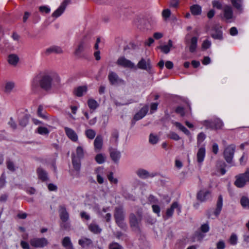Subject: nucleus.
Segmentation results:
<instances>
[{
  "mask_svg": "<svg viewBox=\"0 0 249 249\" xmlns=\"http://www.w3.org/2000/svg\"><path fill=\"white\" fill-rule=\"evenodd\" d=\"M15 87V84L13 82H7L5 84L4 91L7 93H10Z\"/></svg>",
  "mask_w": 249,
  "mask_h": 249,
  "instance_id": "36",
  "label": "nucleus"
},
{
  "mask_svg": "<svg viewBox=\"0 0 249 249\" xmlns=\"http://www.w3.org/2000/svg\"><path fill=\"white\" fill-rule=\"evenodd\" d=\"M212 36L214 39H222L223 37L221 27L220 26H216L212 33Z\"/></svg>",
  "mask_w": 249,
  "mask_h": 249,
  "instance_id": "15",
  "label": "nucleus"
},
{
  "mask_svg": "<svg viewBox=\"0 0 249 249\" xmlns=\"http://www.w3.org/2000/svg\"><path fill=\"white\" fill-rule=\"evenodd\" d=\"M7 168L8 170L12 172H14L16 170V167L13 161L8 160L6 162Z\"/></svg>",
  "mask_w": 249,
  "mask_h": 249,
  "instance_id": "43",
  "label": "nucleus"
},
{
  "mask_svg": "<svg viewBox=\"0 0 249 249\" xmlns=\"http://www.w3.org/2000/svg\"><path fill=\"white\" fill-rule=\"evenodd\" d=\"M63 53V49L58 46H52L47 48L45 51L47 54H50L52 53H55L57 54H61Z\"/></svg>",
  "mask_w": 249,
  "mask_h": 249,
  "instance_id": "13",
  "label": "nucleus"
},
{
  "mask_svg": "<svg viewBox=\"0 0 249 249\" xmlns=\"http://www.w3.org/2000/svg\"><path fill=\"white\" fill-rule=\"evenodd\" d=\"M226 165L223 161H218L216 166V174L218 175H224L226 172Z\"/></svg>",
  "mask_w": 249,
  "mask_h": 249,
  "instance_id": "12",
  "label": "nucleus"
},
{
  "mask_svg": "<svg viewBox=\"0 0 249 249\" xmlns=\"http://www.w3.org/2000/svg\"><path fill=\"white\" fill-rule=\"evenodd\" d=\"M248 182H249V168L247 169L244 173L236 177L234 184L238 188H242Z\"/></svg>",
  "mask_w": 249,
  "mask_h": 249,
  "instance_id": "2",
  "label": "nucleus"
},
{
  "mask_svg": "<svg viewBox=\"0 0 249 249\" xmlns=\"http://www.w3.org/2000/svg\"><path fill=\"white\" fill-rule=\"evenodd\" d=\"M85 134L86 136L89 139H93L95 136L96 132L95 131L91 129H87L86 132Z\"/></svg>",
  "mask_w": 249,
  "mask_h": 249,
  "instance_id": "47",
  "label": "nucleus"
},
{
  "mask_svg": "<svg viewBox=\"0 0 249 249\" xmlns=\"http://www.w3.org/2000/svg\"><path fill=\"white\" fill-rule=\"evenodd\" d=\"M168 137L169 138L175 141H178L180 139V137L178 135V134L174 132H171L169 134Z\"/></svg>",
  "mask_w": 249,
  "mask_h": 249,
  "instance_id": "51",
  "label": "nucleus"
},
{
  "mask_svg": "<svg viewBox=\"0 0 249 249\" xmlns=\"http://www.w3.org/2000/svg\"><path fill=\"white\" fill-rule=\"evenodd\" d=\"M110 156L114 162H118L121 158V153L116 149L110 148L109 149Z\"/></svg>",
  "mask_w": 249,
  "mask_h": 249,
  "instance_id": "11",
  "label": "nucleus"
},
{
  "mask_svg": "<svg viewBox=\"0 0 249 249\" xmlns=\"http://www.w3.org/2000/svg\"><path fill=\"white\" fill-rule=\"evenodd\" d=\"M36 131L38 134L44 136H47L50 133V130L47 127L44 126H39Z\"/></svg>",
  "mask_w": 249,
  "mask_h": 249,
  "instance_id": "38",
  "label": "nucleus"
},
{
  "mask_svg": "<svg viewBox=\"0 0 249 249\" xmlns=\"http://www.w3.org/2000/svg\"><path fill=\"white\" fill-rule=\"evenodd\" d=\"M87 91L86 86H80L78 87L74 91L75 94L78 97L83 96Z\"/></svg>",
  "mask_w": 249,
  "mask_h": 249,
  "instance_id": "31",
  "label": "nucleus"
},
{
  "mask_svg": "<svg viewBox=\"0 0 249 249\" xmlns=\"http://www.w3.org/2000/svg\"><path fill=\"white\" fill-rule=\"evenodd\" d=\"M148 111V107H144L142 108L134 116L135 121H138L143 118Z\"/></svg>",
  "mask_w": 249,
  "mask_h": 249,
  "instance_id": "14",
  "label": "nucleus"
},
{
  "mask_svg": "<svg viewBox=\"0 0 249 249\" xmlns=\"http://www.w3.org/2000/svg\"><path fill=\"white\" fill-rule=\"evenodd\" d=\"M243 0H231L233 6L238 10H242V3Z\"/></svg>",
  "mask_w": 249,
  "mask_h": 249,
  "instance_id": "45",
  "label": "nucleus"
},
{
  "mask_svg": "<svg viewBox=\"0 0 249 249\" xmlns=\"http://www.w3.org/2000/svg\"><path fill=\"white\" fill-rule=\"evenodd\" d=\"M174 124L186 135H190V133L189 131L185 127L182 125L180 123L175 122L174 123Z\"/></svg>",
  "mask_w": 249,
  "mask_h": 249,
  "instance_id": "37",
  "label": "nucleus"
},
{
  "mask_svg": "<svg viewBox=\"0 0 249 249\" xmlns=\"http://www.w3.org/2000/svg\"><path fill=\"white\" fill-rule=\"evenodd\" d=\"M107 178L111 183L117 184L118 182V179L113 177V174L112 172H110L109 173V174L107 175Z\"/></svg>",
  "mask_w": 249,
  "mask_h": 249,
  "instance_id": "50",
  "label": "nucleus"
},
{
  "mask_svg": "<svg viewBox=\"0 0 249 249\" xmlns=\"http://www.w3.org/2000/svg\"><path fill=\"white\" fill-rule=\"evenodd\" d=\"M130 223L131 227L137 228L138 226V220L134 214H131L130 215Z\"/></svg>",
  "mask_w": 249,
  "mask_h": 249,
  "instance_id": "39",
  "label": "nucleus"
},
{
  "mask_svg": "<svg viewBox=\"0 0 249 249\" xmlns=\"http://www.w3.org/2000/svg\"><path fill=\"white\" fill-rule=\"evenodd\" d=\"M176 111L177 113L179 114L181 116H184L186 114L184 108L181 107H178L176 108Z\"/></svg>",
  "mask_w": 249,
  "mask_h": 249,
  "instance_id": "58",
  "label": "nucleus"
},
{
  "mask_svg": "<svg viewBox=\"0 0 249 249\" xmlns=\"http://www.w3.org/2000/svg\"><path fill=\"white\" fill-rule=\"evenodd\" d=\"M197 161L201 163L202 161V148L199 147V150L197 154Z\"/></svg>",
  "mask_w": 249,
  "mask_h": 249,
  "instance_id": "54",
  "label": "nucleus"
},
{
  "mask_svg": "<svg viewBox=\"0 0 249 249\" xmlns=\"http://www.w3.org/2000/svg\"><path fill=\"white\" fill-rule=\"evenodd\" d=\"M28 120L26 116H24L19 121V124L24 127L25 126L28 124Z\"/></svg>",
  "mask_w": 249,
  "mask_h": 249,
  "instance_id": "56",
  "label": "nucleus"
},
{
  "mask_svg": "<svg viewBox=\"0 0 249 249\" xmlns=\"http://www.w3.org/2000/svg\"><path fill=\"white\" fill-rule=\"evenodd\" d=\"M190 11L194 16L199 15L201 13V7L197 4H194L190 7Z\"/></svg>",
  "mask_w": 249,
  "mask_h": 249,
  "instance_id": "26",
  "label": "nucleus"
},
{
  "mask_svg": "<svg viewBox=\"0 0 249 249\" xmlns=\"http://www.w3.org/2000/svg\"><path fill=\"white\" fill-rule=\"evenodd\" d=\"M95 159L98 163L102 164L105 161L106 156L104 154L100 153L96 156Z\"/></svg>",
  "mask_w": 249,
  "mask_h": 249,
  "instance_id": "42",
  "label": "nucleus"
},
{
  "mask_svg": "<svg viewBox=\"0 0 249 249\" xmlns=\"http://www.w3.org/2000/svg\"><path fill=\"white\" fill-rule=\"evenodd\" d=\"M8 124L12 129H15L17 127V124L12 118H10L9 121L8 122Z\"/></svg>",
  "mask_w": 249,
  "mask_h": 249,
  "instance_id": "59",
  "label": "nucleus"
},
{
  "mask_svg": "<svg viewBox=\"0 0 249 249\" xmlns=\"http://www.w3.org/2000/svg\"><path fill=\"white\" fill-rule=\"evenodd\" d=\"M197 37H193L191 38L189 45V50L191 52H194L196 50L197 47Z\"/></svg>",
  "mask_w": 249,
  "mask_h": 249,
  "instance_id": "32",
  "label": "nucleus"
},
{
  "mask_svg": "<svg viewBox=\"0 0 249 249\" xmlns=\"http://www.w3.org/2000/svg\"><path fill=\"white\" fill-rule=\"evenodd\" d=\"M230 33L231 36H236L238 34V30L236 27H231L230 30Z\"/></svg>",
  "mask_w": 249,
  "mask_h": 249,
  "instance_id": "61",
  "label": "nucleus"
},
{
  "mask_svg": "<svg viewBox=\"0 0 249 249\" xmlns=\"http://www.w3.org/2000/svg\"><path fill=\"white\" fill-rule=\"evenodd\" d=\"M89 107L91 109L94 110L98 107V104L96 101L93 99H89L88 101Z\"/></svg>",
  "mask_w": 249,
  "mask_h": 249,
  "instance_id": "40",
  "label": "nucleus"
},
{
  "mask_svg": "<svg viewBox=\"0 0 249 249\" xmlns=\"http://www.w3.org/2000/svg\"><path fill=\"white\" fill-rule=\"evenodd\" d=\"M137 175L140 178L145 179L150 177V173L146 170L143 169H139L136 171Z\"/></svg>",
  "mask_w": 249,
  "mask_h": 249,
  "instance_id": "24",
  "label": "nucleus"
},
{
  "mask_svg": "<svg viewBox=\"0 0 249 249\" xmlns=\"http://www.w3.org/2000/svg\"><path fill=\"white\" fill-rule=\"evenodd\" d=\"M39 11L42 13H49L51 11V9L47 6H42L39 8Z\"/></svg>",
  "mask_w": 249,
  "mask_h": 249,
  "instance_id": "52",
  "label": "nucleus"
},
{
  "mask_svg": "<svg viewBox=\"0 0 249 249\" xmlns=\"http://www.w3.org/2000/svg\"><path fill=\"white\" fill-rule=\"evenodd\" d=\"M60 217L63 222H66L69 219V213L64 207H61L59 210Z\"/></svg>",
  "mask_w": 249,
  "mask_h": 249,
  "instance_id": "27",
  "label": "nucleus"
},
{
  "mask_svg": "<svg viewBox=\"0 0 249 249\" xmlns=\"http://www.w3.org/2000/svg\"><path fill=\"white\" fill-rule=\"evenodd\" d=\"M85 43L83 41H81L74 52L75 55L79 56L84 51L85 47Z\"/></svg>",
  "mask_w": 249,
  "mask_h": 249,
  "instance_id": "35",
  "label": "nucleus"
},
{
  "mask_svg": "<svg viewBox=\"0 0 249 249\" xmlns=\"http://www.w3.org/2000/svg\"><path fill=\"white\" fill-rule=\"evenodd\" d=\"M242 207L245 209H249V198L246 196H243L240 199Z\"/></svg>",
  "mask_w": 249,
  "mask_h": 249,
  "instance_id": "33",
  "label": "nucleus"
},
{
  "mask_svg": "<svg viewBox=\"0 0 249 249\" xmlns=\"http://www.w3.org/2000/svg\"><path fill=\"white\" fill-rule=\"evenodd\" d=\"M148 200L153 204H155L158 202L157 199L153 196H150L148 197Z\"/></svg>",
  "mask_w": 249,
  "mask_h": 249,
  "instance_id": "60",
  "label": "nucleus"
},
{
  "mask_svg": "<svg viewBox=\"0 0 249 249\" xmlns=\"http://www.w3.org/2000/svg\"><path fill=\"white\" fill-rule=\"evenodd\" d=\"M95 173L96 176H105L106 174V171L105 169L103 167H98L95 170Z\"/></svg>",
  "mask_w": 249,
  "mask_h": 249,
  "instance_id": "48",
  "label": "nucleus"
},
{
  "mask_svg": "<svg viewBox=\"0 0 249 249\" xmlns=\"http://www.w3.org/2000/svg\"><path fill=\"white\" fill-rule=\"evenodd\" d=\"M72 162L73 167L75 171L79 172L81 168V162L80 160L76 158L74 154H72Z\"/></svg>",
  "mask_w": 249,
  "mask_h": 249,
  "instance_id": "22",
  "label": "nucleus"
},
{
  "mask_svg": "<svg viewBox=\"0 0 249 249\" xmlns=\"http://www.w3.org/2000/svg\"><path fill=\"white\" fill-rule=\"evenodd\" d=\"M116 64L124 68L133 69L135 65L130 60L126 59L124 56H122L118 58Z\"/></svg>",
  "mask_w": 249,
  "mask_h": 249,
  "instance_id": "6",
  "label": "nucleus"
},
{
  "mask_svg": "<svg viewBox=\"0 0 249 249\" xmlns=\"http://www.w3.org/2000/svg\"><path fill=\"white\" fill-rule=\"evenodd\" d=\"M170 15H171V11L170 10H169L168 9H165L162 11V15L165 19H166L167 18H169V17L170 16Z\"/></svg>",
  "mask_w": 249,
  "mask_h": 249,
  "instance_id": "55",
  "label": "nucleus"
},
{
  "mask_svg": "<svg viewBox=\"0 0 249 249\" xmlns=\"http://www.w3.org/2000/svg\"><path fill=\"white\" fill-rule=\"evenodd\" d=\"M109 249H121L120 246L117 243H112L109 246Z\"/></svg>",
  "mask_w": 249,
  "mask_h": 249,
  "instance_id": "64",
  "label": "nucleus"
},
{
  "mask_svg": "<svg viewBox=\"0 0 249 249\" xmlns=\"http://www.w3.org/2000/svg\"><path fill=\"white\" fill-rule=\"evenodd\" d=\"M211 42L209 40L206 39L203 41V49H206L209 48L211 46Z\"/></svg>",
  "mask_w": 249,
  "mask_h": 249,
  "instance_id": "62",
  "label": "nucleus"
},
{
  "mask_svg": "<svg viewBox=\"0 0 249 249\" xmlns=\"http://www.w3.org/2000/svg\"><path fill=\"white\" fill-rule=\"evenodd\" d=\"M224 16L227 20H230L233 17V12L231 7L226 6L224 9Z\"/></svg>",
  "mask_w": 249,
  "mask_h": 249,
  "instance_id": "21",
  "label": "nucleus"
},
{
  "mask_svg": "<svg viewBox=\"0 0 249 249\" xmlns=\"http://www.w3.org/2000/svg\"><path fill=\"white\" fill-rule=\"evenodd\" d=\"M64 129L66 135L71 141L73 142H76L78 140L77 135L73 129L68 127H65Z\"/></svg>",
  "mask_w": 249,
  "mask_h": 249,
  "instance_id": "10",
  "label": "nucleus"
},
{
  "mask_svg": "<svg viewBox=\"0 0 249 249\" xmlns=\"http://www.w3.org/2000/svg\"><path fill=\"white\" fill-rule=\"evenodd\" d=\"M175 209H178L179 213L181 212L180 207L177 202H174L171 207L167 210L166 214L168 217L173 215Z\"/></svg>",
  "mask_w": 249,
  "mask_h": 249,
  "instance_id": "16",
  "label": "nucleus"
},
{
  "mask_svg": "<svg viewBox=\"0 0 249 249\" xmlns=\"http://www.w3.org/2000/svg\"><path fill=\"white\" fill-rule=\"evenodd\" d=\"M94 211L100 215H102L103 213H107L109 211V207L103 208L102 210H100L98 206H95L94 207Z\"/></svg>",
  "mask_w": 249,
  "mask_h": 249,
  "instance_id": "46",
  "label": "nucleus"
},
{
  "mask_svg": "<svg viewBox=\"0 0 249 249\" xmlns=\"http://www.w3.org/2000/svg\"><path fill=\"white\" fill-rule=\"evenodd\" d=\"M38 116L44 119H48V114L44 110L43 107L40 105L37 109Z\"/></svg>",
  "mask_w": 249,
  "mask_h": 249,
  "instance_id": "34",
  "label": "nucleus"
},
{
  "mask_svg": "<svg viewBox=\"0 0 249 249\" xmlns=\"http://www.w3.org/2000/svg\"><path fill=\"white\" fill-rule=\"evenodd\" d=\"M76 158L81 159L84 157V150L81 146H78L76 149Z\"/></svg>",
  "mask_w": 249,
  "mask_h": 249,
  "instance_id": "41",
  "label": "nucleus"
},
{
  "mask_svg": "<svg viewBox=\"0 0 249 249\" xmlns=\"http://www.w3.org/2000/svg\"><path fill=\"white\" fill-rule=\"evenodd\" d=\"M203 125L210 128L221 129L224 126V123L219 118H215L213 122L208 120L205 121L203 122Z\"/></svg>",
  "mask_w": 249,
  "mask_h": 249,
  "instance_id": "4",
  "label": "nucleus"
},
{
  "mask_svg": "<svg viewBox=\"0 0 249 249\" xmlns=\"http://www.w3.org/2000/svg\"><path fill=\"white\" fill-rule=\"evenodd\" d=\"M223 207V197L222 195H219L218 197V199L216 202V208L215 210L213 212V215L214 217L212 215L209 214V217H211L212 219H214L219 215L221 213L222 208Z\"/></svg>",
  "mask_w": 249,
  "mask_h": 249,
  "instance_id": "8",
  "label": "nucleus"
},
{
  "mask_svg": "<svg viewBox=\"0 0 249 249\" xmlns=\"http://www.w3.org/2000/svg\"><path fill=\"white\" fill-rule=\"evenodd\" d=\"M20 246L23 249H30L29 244L25 241H22L20 243Z\"/></svg>",
  "mask_w": 249,
  "mask_h": 249,
  "instance_id": "63",
  "label": "nucleus"
},
{
  "mask_svg": "<svg viewBox=\"0 0 249 249\" xmlns=\"http://www.w3.org/2000/svg\"><path fill=\"white\" fill-rule=\"evenodd\" d=\"M94 145L96 151H99L101 149L103 146V139L101 136H98L95 138Z\"/></svg>",
  "mask_w": 249,
  "mask_h": 249,
  "instance_id": "23",
  "label": "nucleus"
},
{
  "mask_svg": "<svg viewBox=\"0 0 249 249\" xmlns=\"http://www.w3.org/2000/svg\"><path fill=\"white\" fill-rule=\"evenodd\" d=\"M235 146L231 144L226 147L224 151V157L226 161L229 163H231L234 156Z\"/></svg>",
  "mask_w": 249,
  "mask_h": 249,
  "instance_id": "5",
  "label": "nucleus"
},
{
  "mask_svg": "<svg viewBox=\"0 0 249 249\" xmlns=\"http://www.w3.org/2000/svg\"><path fill=\"white\" fill-rule=\"evenodd\" d=\"M60 78L56 73L50 71H43L38 72L33 78L32 88L36 90L39 87L46 91L50 90L53 88L57 87Z\"/></svg>",
  "mask_w": 249,
  "mask_h": 249,
  "instance_id": "1",
  "label": "nucleus"
},
{
  "mask_svg": "<svg viewBox=\"0 0 249 249\" xmlns=\"http://www.w3.org/2000/svg\"><path fill=\"white\" fill-rule=\"evenodd\" d=\"M48 244V242L45 238H35L30 240V244L35 248H43Z\"/></svg>",
  "mask_w": 249,
  "mask_h": 249,
  "instance_id": "9",
  "label": "nucleus"
},
{
  "mask_svg": "<svg viewBox=\"0 0 249 249\" xmlns=\"http://www.w3.org/2000/svg\"><path fill=\"white\" fill-rule=\"evenodd\" d=\"M114 217L116 220V222L119 227L121 228L125 227V224L124 222V213L122 207H117L115 208Z\"/></svg>",
  "mask_w": 249,
  "mask_h": 249,
  "instance_id": "3",
  "label": "nucleus"
},
{
  "mask_svg": "<svg viewBox=\"0 0 249 249\" xmlns=\"http://www.w3.org/2000/svg\"><path fill=\"white\" fill-rule=\"evenodd\" d=\"M89 229L91 232L95 234L100 233L102 231V229L95 223H91L89 226Z\"/></svg>",
  "mask_w": 249,
  "mask_h": 249,
  "instance_id": "29",
  "label": "nucleus"
},
{
  "mask_svg": "<svg viewBox=\"0 0 249 249\" xmlns=\"http://www.w3.org/2000/svg\"><path fill=\"white\" fill-rule=\"evenodd\" d=\"M152 208L153 212L157 214L158 216H159L160 215V207L155 204L152 205Z\"/></svg>",
  "mask_w": 249,
  "mask_h": 249,
  "instance_id": "53",
  "label": "nucleus"
},
{
  "mask_svg": "<svg viewBox=\"0 0 249 249\" xmlns=\"http://www.w3.org/2000/svg\"><path fill=\"white\" fill-rule=\"evenodd\" d=\"M159 137L153 134H151L149 136V142L152 144H155L159 141Z\"/></svg>",
  "mask_w": 249,
  "mask_h": 249,
  "instance_id": "49",
  "label": "nucleus"
},
{
  "mask_svg": "<svg viewBox=\"0 0 249 249\" xmlns=\"http://www.w3.org/2000/svg\"><path fill=\"white\" fill-rule=\"evenodd\" d=\"M78 244L82 248H87L91 246L92 244L91 240L86 237H82L78 241Z\"/></svg>",
  "mask_w": 249,
  "mask_h": 249,
  "instance_id": "19",
  "label": "nucleus"
},
{
  "mask_svg": "<svg viewBox=\"0 0 249 249\" xmlns=\"http://www.w3.org/2000/svg\"><path fill=\"white\" fill-rule=\"evenodd\" d=\"M19 61V57L16 54H10L8 56L7 61L12 66H16Z\"/></svg>",
  "mask_w": 249,
  "mask_h": 249,
  "instance_id": "17",
  "label": "nucleus"
},
{
  "mask_svg": "<svg viewBox=\"0 0 249 249\" xmlns=\"http://www.w3.org/2000/svg\"><path fill=\"white\" fill-rule=\"evenodd\" d=\"M62 245L66 249H74L71 242L70 238L65 237L62 240Z\"/></svg>",
  "mask_w": 249,
  "mask_h": 249,
  "instance_id": "30",
  "label": "nucleus"
},
{
  "mask_svg": "<svg viewBox=\"0 0 249 249\" xmlns=\"http://www.w3.org/2000/svg\"><path fill=\"white\" fill-rule=\"evenodd\" d=\"M173 46V41L171 40H169L168 44L161 45L159 47L161 51L164 53H168L170 51L171 48Z\"/></svg>",
  "mask_w": 249,
  "mask_h": 249,
  "instance_id": "25",
  "label": "nucleus"
},
{
  "mask_svg": "<svg viewBox=\"0 0 249 249\" xmlns=\"http://www.w3.org/2000/svg\"><path fill=\"white\" fill-rule=\"evenodd\" d=\"M108 80L112 84L117 83L119 80L118 75L114 72L110 71L108 76Z\"/></svg>",
  "mask_w": 249,
  "mask_h": 249,
  "instance_id": "28",
  "label": "nucleus"
},
{
  "mask_svg": "<svg viewBox=\"0 0 249 249\" xmlns=\"http://www.w3.org/2000/svg\"><path fill=\"white\" fill-rule=\"evenodd\" d=\"M70 0H64L58 7V8L55 10L52 15V16L55 18L60 17L65 11L67 6L70 3Z\"/></svg>",
  "mask_w": 249,
  "mask_h": 249,
  "instance_id": "7",
  "label": "nucleus"
},
{
  "mask_svg": "<svg viewBox=\"0 0 249 249\" xmlns=\"http://www.w3.org/2000/svg\"><path fill=\"white\" fill-rule=\"evenodd\" d=\"M217 249H224L225 248V244L224 241L220 240L216 244Z\"/></svg>",
  "mask_w": 249,
  "mask_h": 249,
  "instance_id": "57",
  "label": "nucleus"
},
{
  "mask_svg": "<svg viewBox=\"0 0 249 249\" xmlns=\"http://www.w3.org/2000/svg\"><path fill=\"white\" fill-rule=\"evenodd\" d=\"M37 174L38 178L42 181H46L48 179V175L47 172L41 168H38L37 169Z\"/></svg>",
  "mask_w": 249,
  "mask_h": 249,
  "instance_id": "20",
  "label": "nucleus"
},
{
  "mask_svg": "<svg viewBox=\"0 0 249 249\" xmlns=\"http://www.w3.org/2000/svg\"><path fill=\"white\" fill-rule=\"evenodd\" d=\"M237 235L234 233H232L229 239V243L231 245H235L237 243Z\"/></svg>",
  "mask_w": 249,
  "mask_h": 249,
  "instance_id": "44",
  "label": "nucleus"
},
{
  "mask_svg": "<svg viewBox=\"0 0 249 249\" xmlns=\"http://www.w3.org/2000/svg\"><path fill=\"white\" fill-rule=\"evenodd\" d=\"M138 67L142 70H147L150 69V60L149 59L145 60L142 59L137 64Z\"/></svg>",
  "mask_w": 249,
  "mask_h": 249,
  "instance_id": "18",
  "label": "nucleus"
}]
</instances>
